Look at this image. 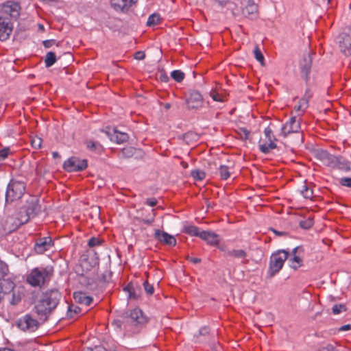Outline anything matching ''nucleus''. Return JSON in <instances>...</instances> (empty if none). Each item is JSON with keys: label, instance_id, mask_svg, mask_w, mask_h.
<instances>
[{"label": "nucleus", "instance_id": "nucleus-1", "mask_svg": "<svg viewBox=\"0 0 351 351\" xmlns=\"http://www.w3.org/2000/svg\"><path fill=\"white\" fill-rule=\"evenodd\" d=\"M60 294L58 291L43 293L35 305L36 313L41 317L47 316L57 306Z\"/></svg>", "mask_w": 351, "mask_h": 351}, {"label": "nucleus", "instance_id": "nucleus-2", "mask_svg": "<svg viewBox=\"0 0 351 351\" xmlns=\"http://www.w3.org/2000/svg\"><path fill=\"white\" fill-rule=\"evenodd\" d=\"M38 200L35 197H32L28 202V206L23 211L20 212V217H17L14 221L10 217H7L5 220L6 226L10 230H15L21 225L27 223L30 217L34 216L39 210Z\"/></svg>", "mask_w": 351, "mask_h": 351}, {"label": "nucleus", "instance_id": "nucleus-3", "mask_svg": "<svg viewBox=\"0 0 351 351\" xmlns=\"http://www.w3.org/2000/svg\"><path fill=\"white\" fill-rule=\"evenodd\" d=\"M288 258V252L285 250H278L270 256L268 274L273 277L282 268L285 261Z\"/></svg>", "mask_w": 351, "mask_h": 351}, {"label": "nucleus", "instance_id": "nucleus-4", "mask_svg": "<svg viewBox=\"0 0 351 351\" xmlns=\"http://www.w3.org/2000/svg\"><path fill=\"white\" fill-rule=\"evenodd\" d=\"M50 272L47 268L36 267L27 276V282L32 287H40L49 279Z\"/></svg>", "mask_w": 351, "mask_h": 351}, {"label": "nucleus", "instance_id": "nucleus-5", "mask_svg": "<svg viewBox=\"0 0 351 351\" xmlns=\"http://www.w3.org/2000/svg\"><path fill=\"white\" fill-rule=\"evenodd\" d=\"M25 191V185L23 182L12 180L9 183L6 193V202H12L19 199L24 195Z\"/></svg>", "mask_w": 351, "mask_h": 351}, {"label": "nucleus", "instance_id": "nucleus-6", "mask_svg": "<svg viewBox=\"0 0 351 351\" xmlns=\"http://www.w3.org/2000/svg\"><path fill=\"white\" fill-rule=\"evenodd\" d=\"M20 10L21 7L18 3L8 1L3 5L0 17H5L12 22L19 18Z\"/></svg>", "mask_w": 351, "mask_h": 351}, {"label": "nucleus", "instance_id": "nucleus-7", "mask_svg": "<svg viewBox=\"0 0 351 351\" xmlns=\"http://www.w3.org/2000/svg\"><path fill=\"white\" fill-rule=\"evenodd\" d=\"M63 167L69 172L82 171L87 167V161L85 159L71 157L64 161Z\"/></svg>", "mask_w": 351, "mask_h": 351}, {"label": "nucleus", "instance_id": "nucleus-8", "mask_svg": "<svg viewBox=\"0 0 351 351\" xmlns=\"http://www.w3.org/2000/svg\"><path fill=\"white\" fill-rule=\"evenodd\" d=\"M304 250L302 247H296L288 254V263L289 266L293 269H298L302 266L303 258L302 255Z\"/></svg>", "mask_w": 351, "mask_h": 351}, {"label": "nucleus", "instance_id": "nucleus-9", "mask_svg": "<svg viewBox=\"0 0 351 351\" xmlns=\"http://www.w3.org/2000/svg\"><path fill=\"white\" fill-rule=\"evenodd\" d=\"M17 326L23 331L34 332L38 328V322L32 316L25 315L18 320Z\"/></svg>", "mask_w": 351, "mask_h": 351}, {"label": "nucleus", "instance_id": "nucleus-10", "mask_svg": "<svg viewBox=\"0 0 351 351\" xmlns=\"http://www.w3.org/2000/svg\"><path fill=\"white\" fill-rule=\"evenodd\" d=\"M300 130V121L298 119L296 116H293L285 123L281 128V133L284 136H287L291 133L298 132Z\"/></svg>", "mask_w": 351, "mask_h": 351}, {"label": "nucleus", "instance_id": "nucleus-11", "mask_svg": "<svg viewBox=\"0 0 351 351\" xmlns=\"http://www.w3.org/2000/svg\"><path fill=\"white\" fill-rule=\"evenodd\" d=\"M317 158L326 166L335 168L337 165L338 158L325 150L317 152Z\"/></svg>", "mask_w": 351, "mask_h": 351}, {"label": "nucleus", "instance_id": "nucleus-12", "mask_svg": "<svg viewBox=\"0 0 351 351\" xmlns=\"http://www.w3.org/2000/svg\"><path fill=\"white\" fill-rule=\"evenodd\" d=\"M53 245V243L51 237L40 238L36 241L34 250L37 254H42L49 250Z\"/></svg>", "mask_w": 351, "mask_h": 351}, {"label": "nucleus", "instance_id": "nucleus-13", "mask_svg": "<svg viewBox=\"0 0 351 351\" xmlns=\"http://www.w3.org/2000/svg\"><path fill=\"white\" fill-rule=\"evenodd\" d=\"M339 48L346 56L351 55V37L346 34H341L336 40Z\"/></svg>", "mask_w": 351, "mask_h": 351}, {"label": "nucleus", "instance_id": "nucleus-14", "mask_svg": "<svg viewBox=\"0 0 351 351\" xmlns=\"http://www.w3.org/2000/svg\"><path fill=\"white\" fill-rule=\"evenodd\" d=\"M188 108L199 109L203 105V98L197 91H192L186 100Z\"/></svg>", "mask_w": 351, "mask_h": 351}, {"label": "nucleus", "instance_id": "nucleus-15", "mask_svg": "<svg viewBox=\"0 0 351 351\" xmlns=\"http://www.w3.org/2000/svg\"><path fill=\"white\" fill-rule=\"evenodd\" d=\"M12 22L5 17H0V40H5L12 32Z\"/></svg>", "mask_w": 351, "mask_h": 351}, {"label": "nucleus", "instance_id": "nucleus-16", "mask_svg": "<svg viewBox=\"0 0 351 351\" xmlns=\"http://www.w3.org/2000/svg\"><path fill=\"white\" fill-rule=\"evenodd\" d=\"M155 237L163 244L168 245L169 246H174L176 245V238L166 232L157 230L155 232Z\"/></svg>", "mask_w": 351, "mask_h": 351}, {"label": "nucleus", "instance_id": "nucleus-17", "mask_svg": "<svg viewBox=\"0 0 351 351\" xmlns=\"http://www.w3.org/2000/svg\"><path fill=\"white\" fill-rule=\"evenodd\" d=\"M128 319L129 322L134 325L143 324L147 322L146 317L139 308H134L131 311Z\"/></svg>", "mask_w": 351, "mask_h": 351}, {"label": "nucleus", "instance_id": "nucleus-18", "mask_svg": "<svg viewBox=\"0 0 351 351\" xmlns=\"http://www.w3.org/2000/svg\"><path fill=\"white\" fill-rule=\"evenodd\" d=\"M106 134L111 141L115 142L117 144L123 143L128 140V135L126 133L120 132L114 129H109L108 131H106Z\"/></svg>", "mask_w": 351, "mask_h": 351}, {"label": "nucleus", "instance_id": "nucleus-19", "mask_svg": "<svg viewBox=\"0 0 351 351\" xmlns=\"http://www.w3.org/2000/svg\"><path fill=\"white\" fill-rule=\"evenodd\" d=\"M137 0H111V5L116 10L127 11Z\"/></svg>", "mask_w": 351, "mask_h": 351}, {"label": "nucleus", "instance_id": "nucleus-20", "mask_svg": "<svg viewBox=\"0 0 351 351\" xmlns=\"http://www.w3.org/2000/svg\"><path fill=\"white\" fill-rule=\"evenodd\" d=\"M199 237L211 245H217L219 241V235L210 231H202Z\"/></svg>", "mask_w": 351, "mask_h": 351}, {"label": "nucleus", "instance_id": "nucleus-21", "mask_svg": "<svg viewBox=\"0 0 351 351\" xmlns=\"http://www.w3.org/2000/svg\"><path fill=\"white\" fill-rule=\"evenodd\" d=\"M258 6L254 2L250 1H248L245 8L243 10V14L245 17H248L251 19H255L257 16Z\"/></svg>", "mask_w": 351, "mask_h": 351}, {"label": "nucleus", "instance_id": "nucleus-22", "mask_svg": "<svg viewBox=\"0 0 351 351\" xmlns=\"http://www.w3.org/2000/svg\"><path fill=\"white\" fill-rule=\"evenodd\" d=\"M308 97L304 96L300 101L298 105L294 107L295 116H302L308 106Z\"/></svg>", "mask_w": 351, "mask_h": 351}, {"label": "nucleus", "instance_id": "nucleus-23", "mask_svg": "<svg viewBox=\"0 0 351 351\" xmlns=\"http://www.w3.org/2000/svg\"><path fill=\"white\" fill-rule=\"evenodd\" d=\"M73 298L77 303L84 304L85 306H89L92 302L93 298L90 296L86 295V293L82 292H75L73 294Z\"/></svg>", "mask_w": 351, "mask_h": 351}, {"label": "nucleus", "instance_id": "nucleus-24", "mask_svg": "<svg viewBox=\"0 0 351 351\" xmlns=\"http://www.w3.org/2000/svg\"><path fill=\"white\" fill-rule=\"evenodd\" d=\"M209 95L215 101L222 103L226 101V95L222 90L212 89Z\"/></svg>", "mask_w": 351, "mask_h": 351}, {"label": "nucleus", "instance_id": "nucleus-25", "mask_svg": "<svg viewBox=\"0 0 351 351\" xmlns=\"http://www.w3.org/2000/svg\"><path fill=\"white\" fill-rule=\"evenodd\" d=\"M312 58L310 53H308L303 60V62L301 63L302 72L307 77L310 72L311 67Z\"/></svg>", "mask_w": 351, "mask_h": 351}, {"label": "nucleus", "instance_id": "nucleus-26", "mask_svg": "<svg viewBox=\"0 0 351 351\" xmlns=\"http://www.w3.org/2000/svg\"><path fill=\"white\" fill-rule=\"evenodd\" d=\"M259 149L264 154H268L271 149L276 147V141H268L265 140V142L259 143Z\"/></svg>", "mask_w": 351, "mask_h": 351}, {"label": "nucleus", "instance_id": "nucleus-27", "mask_svg": "<svg viewBox=\"0 0 351 351\" xmlns=\"http://www.w3.org/2000/svg\"><path fill=\"white\" fill-rule=\"evenodd\" d=\"M23 296V289L21 288L14 289L12 290V295L10 300V303L16 305L20 302Z\"/></svg>", "mask_w": 351, "mask_h": 351}, {"label": "nucleus", "instance_id": "nucleus-28", "mask_svg": "<svg viewBox=\"0 0 351 351\" xmlns=\"http://www.w3.org/2000/svg\"><path fill=\"white\" fill-rule=\"evenodd\" d=\"M226 254L229 256H232L237 258H244L247 256L245 251L241 249H234L232 250H228L227 251Z\"/></svg>", "mask_w": 351, "mask_h": 351}, {"label": "nucleus", "instance_id": "nucleus-29", "mask_svg": "<svg viewBox=\"0 0 351 351\" xmlns=\"http://www.w3.org/2000/svg\"><path fill=\"white\" fill-rule=\"evenodd\" d=\"M183 231L191 236L199 237V234H201V232L199 231V229L196 226L192 225L184 226Z\"/></svg>", "mask_w": 351, "mask_h": 351}, {"label": "nucleus", "instance_id": "nucleus-30", "mask_svg": "<svg viewBox=\"0 0 351 351\" xmlns=\"http://www.w3.org/2000/svg\"><path fill=\"white\" fill-rule=\"evenodd\" d=\"M56 62V56L55 53L52 51L48 52L45 58V63L46 67H50L55 64Z\"/></svg>", "mask_w": 351, "mask_h": 351}, {"label": "nucleus", "instance_id": "nucleus-31", "mask_svg": "<svg viewBox=\"0 0 351 351\" xmlns=\"http://www.w3.org/2000/svg\"><path fill=\"white\" fill-rule=\"evenodd\" d=\"M219 174L221 179L227 180L231 174L230 168L226 165H220L219 168Z\"/></svg>", "mask_w": 351, "mask_h": 351}, {"label": "nucleus", "instance_id": "nucleus-32", "mask_svg": "<svg viewBox=\"0 0 351 351\" xmlns=\"http://www.w3.org/2000/svg\"><path fill=\"white\" fill-rule=\"evenodd\" d=\"M9 273L8 265L0 259V280L3 279Z\"/></svg>", "mask_w": 351, "mask_h": 351}, {"label": "nucleus", "instance_id": "nucleus-33", "mask_svg": "<svg viewBox=\"0 0 351 351\" xmlns=\"http://www.w3.org/2000/svg\"><path fill=\"white\" fill-rule=\"evenodd\" d=\"M320 351H346L344 348L341 346L337 345L335 346L334 345L328 344L326 346H323Z\"/></svg>", "mask_w": 351, "mask_h": 351}, {"label": "nucleus", "instance_id": "nucleus-34", "mask_svg": "<svg viewBox=\"0 0 351 351\" xmlns=\"http://www.w3.org/2000/svg\"><path fill=\"white\" fill-rule=\"evenodd\" d=\"M160 16L158 14H151L147 21V25L148 26H154L159 23Z\"/></svg>", "mask_w": 351, "mask_h": 351}, {"label": "nucleus", "instance_id": "nucleus-35", "mask_svg": "<svg viewBox=\"0 0 351 351\" xmlns=\"http://www.w3.org/2000/svg\"><path fill=\"white\" fill-rule=\"evenodd\" d=\"M171 76L175 81L180 82L184 78V73L180 70H174L171 72Z\"/></svg>", "mask_w": 351, "mask_h": 351}, {"label": "nucleus", "instance_id": "nucleus-36", "mask_svg": "<svg viewBox=\"0 0 351 351\" xmlns=\"http://www.w3.org/2000/svg\"><path fill=\"white\" fill-rule=\"evenodd\" d=\"M191 174L195 180L200 181L204 180L206 177L205 173L203 171L199 169L193 170Z\"/></svg>", "mask_w": 351, "mask_h": 351}, {"label": "nucleus", "instance_id": "nucleus-37", "mask_svg": "<svg viewBox=\"0 0 351 351\" xmlns=\"http://www.w3.org/2000/svg\"><path fill=\"white\" fill-rule=\"evenodd\" d=\"M301 193L303 197L306 199H311L313 196V190L308 188L307 186L304 185L301 190Z\"/></svg>", "mask_w": 351, "mask_h": 351}, {"label": "nucleus", "instance_id": "nucleus-38", "mask_svg": "<svg viewBox=\"0 0 351 351\" xmlns=\"http://www.w3.org/2000/svg\"><path fill=\"white\" fill-rule=\"evenodd\" d=\"M346 308L343 304H335L332 308V312L335 315H338L341 312L346 311Z\"/></svg>", "mask_w": 351, "mask_h": 351}, {"label": "nucleus", "instance_id": "nucleus-39", "mask_svg": "<svg viewBox=\"0 0 351 351\" xmlns=\"http://www.w3.org/2000/svg\"><path fill=\"white\" fill-rule=\"evenodd\" d=\"M265 136V140H267L268 141H276V139L273 135V132L271 129L269 127H267L265 129L264 131Z\"/></svg>", "mask_w": 351, "mask_h": 351}, {"label": "nucleus", "instance_id": "nucleus-40", "mask_svg": "<svg viewBox=\"0 0 351 351\" xmlns=\"http://www.w3.org/2000/svg\"><path fill=\"white\" fill-rule=\"evenodd\" d=\"M228 10H230L233 14L236 15L239 14V10L237 8L236 3L232 1V0L227 3L225 6Z\"/></svg>", "mask_w": 351, "mask_h": 351}, {"label": "nucleus", "instance_id": "nucleus-41", "mask_svg": "<svg viewBox=\"0 0 351 351\" xmlns=\"http://www.w3.org/2000/svg\"><path fill=\"white\" fill-rule=\"evenodd\" d=\"M335 167H338L344 171H348L350 170V167L348 163V162L343 160L341 161L339 158H338L337 165Z\"/></svg>", "mask_w": 351, "mask_h": 351}, {"label": "nucleus", "instance_id": "nucleus-42", "mask_svg": "<svg viewBox=\"0 0 351 351\" xmlns=\"http://www.w3.org/2000/svg\"><path fill=\"white\" fill-rule=\"evenodd\" d=\"M255 58L261 64L263 63L264 57L258 47H256L254 51Z\"/></svg>", "mask_w": 351, "mask_h": 351}, {"label": "nucleus", "instance_id": "nucleus-43", "mask_svg": "<svg viewBox=\"0 0 351 351\" xmlns=\"http://www.w3.org/2000/svg\"><path fill=\"white\" fill-rule=\"evenodd\" d=\"M300 224L302 228L308 229L313 225V221L311 218H308L306 220L301 221Z\"/></svg>", "mask_w": 351, "mask_h": 351}, {"label": "nucleus", "instance_id": "nucleus-44", "mask_svg": "<svg viewBox=\"0 0 351 351\" xmlns=\"http://www.w3.org/2000/svg\"><path fill=\"white\" fill-rule=\"evenodd\" d=\"M42 139L39 137H35L32 140V145L35 149H39L41 147Z\"/></svg>", "mask_w": 351, "mask_h": 351}, {"label": "nucleus", "instance_id": "nucleus-45", "mask_svg": "<svg viewBox=\"0 0 351 351\" xmlns=\"http://www.w3.org/2000/svg\"><path fill=\"white\" fill-rule=\"evenodd\" d=\"M10 149L8 147L3 148L0 150V160H3L5 159L9 154H10Z\"/></svg>", "mask_w": 351, "mask_h": 351}, {"label": "nucleus", "instance_id": "nucleus-46", "mask_svg": "<svg viewBox=\"0 0 351 351\" xmlns=\"http://www.w3.org/2000/svg\"><path fill=\"white\" fill-rule=\"evenodd\" d=\"M101 243V240L96 237H92L88 241V246L90 247L99 245Z\"/></svg>", "mask_w": 351, "mask_h": 351}, {"label": "nucleus", "instance_id": "nucleus-47", "mask_svg": "<svg viewBox=\"0 0 351 351\" xmlns=\"http://www.w3.org/2000/svg\"><path fill=\"white\" fill-rule=\"evenodd\" d=\"M339 182L342 186L351 187V178H342L340 179Z\"/></svg>", "mask_w": 351, "mask_h": 351}, {"label": "nucleus", "instance_id": "nucleus-48", "mask_svg": "<svg viewBox=\"0 0 351 351\" xmlns=\"http://www.w3.org/2000/svg\"><path fill=\"white\" fill-rule=\"evenodd\" d=\"M123 154L126 157H130L134 154V149L132 147L123 148L122 150Z\"/></svg>", "mask_w": 351, "mask_h": 351}, {"label": "nucleus", "instance_id": "nucleus-49", "mask_svg": "<svg viewBox=\"0 0 351 351\" xmlns=\"http://www.w3.org/2000/svg\"><path fill=\"white\" fill-rule=\"evenodd\" d=\"M144 288H145V291L148 293V294H152L154 293V287L152 285L149 284L148 282H145L144 284Z\"/></svg>", "mask_w": 351, "mask_h": 351}, {"label": "nucleus", "instance_id": "nucleus-50", "mask_svg": "<svg viewBox=\"0 0 351 351\" xmlns=\"http://www.w3.org/2000/svg\"><path fill=\"white\" fill-rule=\"evenodd\" d=\"M86 147L90 150L96 149L98 146L97 143H96L92 141H86Z\"/></svg>", "mask_w": 351, "mask_h": 351}, {"label": "nucleus", "instance_id": "nucleus-51", "mask_svg": "<svg viewBox=\"0 0 351 351\" xmlns=\"http://www.w3.org/2000/svg\"><path fill=\"white\" fill-rule=\"evenodd\" d=\"M145 54L142 51H138L134 53V58L138 60H142L145 58Z\"/></svg>", "mask_w": 351, "mask_h": 351}, {"label": "nucleus", "instance_id": "nucleus-52", "mask_svg": "<svg viewBox=\"0 0 351 351\" xmlns=\"http://www.w3.org/2000/svg\"><path fill=\"white\" fill-rule=\"evenodd\" d=\"M152 212L153 213V215H152V217L149 219H143V222L145 224H147V225H150L152 224L154 221V217H155V213H154V210L153 209L152 210Z\"/></svg>", "mask_w": 351, "mask_h": 351}, {"label": "nucleus", "instance_id": "nucleus-53", "mask_svg": "<svg viewBox=\"0 0 351 351\" xmlns=\"http://www.w3.org/2000/svg\"><path fill=\"white\" fill-rule=\"evenodd\" d=\"M55 43L54 40H47L43 41V45L46 48L51 47Z\"/></svg>", "mask_w": 351, "mask_h": 351}, {"label": "nucleus", "instance_id": "nucleus-54", "mask_svg": "<svg viewBox=\"0 0 351 351\" xmlns=\"http://www.w3.org/2000/svg\"><path fill=\"white\" fill-rule=\"evenodd\" d=\"M146 204L149 206H154L157 204V200L155 198H149L146 200Z\"/></svg>", "mask_w": 351, "mask_h": 351}, {"label": "nucleus", "instance_id": "nucleus-55", "mask_svg": "<svg viewBox=\"0 0 351 351\" xmlns=\"http://www.w3.org/2000/svg\"><path fill=\"white\" fill-rule=\"evenodd\" d=\"M231 0H216V1L222 7H225Z\"/></svg>", "mask_w": 351, "mask_h": 351}, {"label": "nucleus", "instance_id": "nucleus-56", "mask_svg": "<svg viewBox=\"0 0 351 351\" xmlns=\"http://www.w3.org/2000/svg\"><path fill=\"white\" fill-rule=\"evenodd\" d=\"M80 308L78 306H71L69 307L70 313L73 311L75 313H77L80 312Z\"/></svg>", "mask_w": 351, "mask_h": 351}, {"label": "nucleus", "instance_id": "nucleus-57", "mask_svg": "<svg viewBox=\"0 0 351 351\" xmlns=\"http://www.w3.org/2000/svg\"><path fill=\"white\" fill-rule=\"evenodd\" d=\"M351 329V325L350 324H346V325H343L340 328H339V330L340 331H347V330H349Z\"/></svg>", "mask_w": 351, "mask_h": 351}, {"label": "nucleus", "instance_id": "nucleus-58", "mask_svg": "<svg viewBox=\"0 0 351 351\" xmlns=\"http://www.w3.org/2000/svg\"><path fill=\"white\" fill-rule=\"evenodd\" d=\"M91 351H107V350L102 347H95L93 350H91Z\"/></svg>", "mask_w": 351, "mask_h": 351}, {"label": "nucleus", "instance_id": "nucleus-59", "mask_svg": "<svg viewBox=\"0 0 351 351\" xmlns=\"http://www.w3.org/2000/svg\"><path fill=\"white\" fill-rule=\"evenodd\" d=\"M5 293L3 291V287L0 285V300L3 298Z\"/></svg>", "mask_w": 351, "mask_h": 351}, {"label": "nucleus", "instance_id": "nucleus-60", "mask_svg": "<svg viewBox=\"0 0 351 351\" xmlns=\"http://www.w3.org/2000/svg\"><path fill=\"white\" fill-rule=\"evenodd\" d=\"M191 261L194 263H199L200 262V259L197 258H191Z\"/></svg>", "mask_w": 351, "mask_h": 351}, {"label": "nucleus", "instance_id": "nucleus-61", "mask_svg": "<svg viewBox=\"0 0 351 351\" xmlns=\"http://www.w3.org/2000/svg\"><path fill=\"white\" fill-rule=\"evenodd\" d=\"M52 155H53V158H60V155H59V154H58V152H53L52 153Z\"/></svg>", "mask_w": 351, "mask_h": 351}, {"label": "nucleus", "instance_id": "nucleus-62", "mask_svg": "<svg viewBox=\"0 0 351 351\" xmlns=\"http://www.w3.org/2000/svg\"><path fill=\"white\" fill-rule=\"evenodd\" d=\"M207 332V329L206 328H202L201 330H200V333L201 334H205Z\"/></svg>", "mask_w": 351, "mask_h": 351}, {"label": "nucleus", "instance_id": "nucleus-63", "mask_svg": "<svg viewBox=\"0 0 351 351\" xmlns=\"http://www.w3.org/2000/svg\"><path fill=\"white\" fill-rule=\"evenodd\" d=\"M0 351H13V350L11 349H8V348H3V349H0Z\"/></svg>", "mask_w": 351, "mask_h": 351}, {"label": "nucleus", "instance_id": "nucleus-64", "mask_svg": "<svg viewBox=\"0 0 351 351\" xmlns=\"http://www.w3.org/2000/svg\"><path fill=\"white\" fill-rule=\"evenodd\" d=\"M170 106H170V104H168V103H167V104H165V108H166V109H169V108H170Z\"/></svg>", "mask_w": 351, "mask_h": 351}]
</instances>
